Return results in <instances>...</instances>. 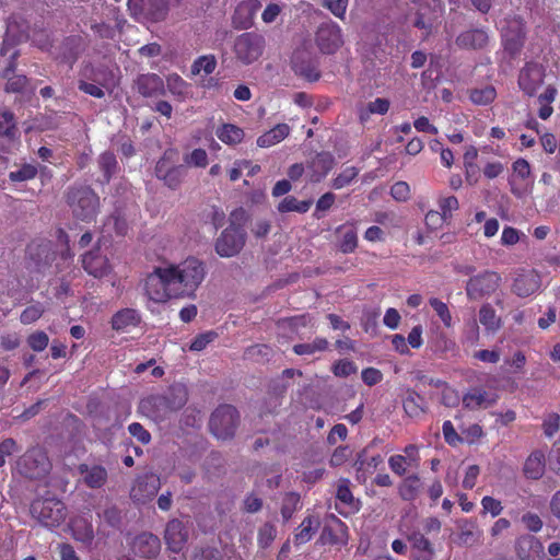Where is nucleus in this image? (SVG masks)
Masks as SVG:
<instances>
[{
	"mask_svg": "<svg viewBox=\"0 0 560 560\" xmlns=\"http://www.w3.org/2000/svg\"><path fill=\"white\" fill-rule=\"evenodd\" d=\"M506 26L502 31V46L511 56L521 54L526 42V22L521 15H513L505 20Z\"/></svg>",
	"mask_w": 560,
	"mask_h": 560,
	"instance_id": "obj_10",
	"label": "nucleus"
},
{
	"mask_svg": "<svg viewBox=\"0 0 560 560\" xmlns=\"http://www.w3.org/2000/svg\"><path fill=\"white\" fill-rule=\"evenodd\" d=\"M480 324L485 327L488 334H495L502 327V320L497 315L495 310L491 304H482L478 312Z\"/></svg>",
	"mask_w": 560,
	"mask_h": 560,
	"instance_id": "obj_37",
	"label": "nucleus"
},
{
	"mask_svg": "<svg viewBox=\"0 0 560 560\" xmlns=\"http://www.w3.org/2000/svg\"><path fill=\"white\" fill-rule=\"evenodd\" d=\"M100 516L106 525L114 529H120L122 526V512L116 505L107 506Z\"/></svg>",
	"mask_w": 560,
	"mask_h": 560,
	"instance_id": "obj_55",
	"label": "nucleus"
},
{
	"mask_svg": "<svg viewBox=\"0 0 560 560\" xmlns=\"http://www.w3.org/2000/svg\"><path fill=\"white\" fill-rule=\"evenodd\" d=\"M358 371V366L354 362L342 359L336 361L331 366V372L337 377H348L351 374H355Z\"/></svg>",
	"mask_w": 560,
	"mask_h": 560,
	"instance_id": "obj_62",
	"label": "nucleus"
},
{
	"mask_svg": "<svg viewBox=\"0 0 560 560\" xmlns=\"http://www.w3.org/2000/svg\"><path fill=\"white\" fill-rule=\"evenodd\" d=\"M405 412L411 417L417 418L423 415L427 410V402L424 397L413 389H408L407 395L402 400Z\"/></svg>",
	"mask_w": 560,
	"mask_h": 560,
	"instance_id": "obj_38",
	"label": "nucleus"
},
{
	"mask_svg": "<svg viewBox=\"0 0 560 560\" xmlns=\"http://www.w3.org/2000/svg\"><path fill=\"white\" fill-rule=\"evenodd\" d=\"M336 234L339 235L338 249L342 254H352L358 248V230L355 221H347L336 228Z\"/></svg>",
	"mask_w": 560,
	"mask_h": 560,
	"instance_id": "obj_28",
	"label": "nucleus"
},
{
	"mask_svg": "<svg viewBox=\"0 0 560 560\" xmlns=\"http://www.w3.org/2000/svg\"><path fill=\"white\" fill-rule=\"evenodd\" d=\"M81 74L82 77L95 82L96 84L86 82L85 80H79L78 89L93 97L103 98L105 93L102 88L106 85V69L103 67L94 68L91 63H89L84 67Z\"/></svg>",
	"mask_w": 560,
	"mask_h": 560,
	"instance_id": "obj_16",
	"label": "nucleus"
},
{
	"mask_svg": "<svg viewBox=\"0 0 560 560\" xmlns=\"http://www.w3.org/2000/svg\"><path fill=\"white\" fill-rule=\"evenodd\" d=\"M158 491V487L153 483L149 486L147 478L137 480V485L132 488L131 497L135 500H145L153 497Z\"/></svg>",
	"mask_w": 560,
	"mask_h": 560,
	"instance_id": "obj_56",
	"label": "nucleus"
},
{
	"mask_svg": "<svg viewBox=\"0 0 560 560\" xmlns=\"http://www.w3.org/2000/svg\"><path fill=\"white\" fill-rule=\"evenodd\" d=\"M18 136V127L15 116L10 110L0 113V137L12 141Z\"/></svg>",
	"mask_w": 560,
	"mask_h": 560,
	"instance_id": "obj_46",
	"label": "nucleus"
},
{
	"mask_svg": "<svg viewBox=\"0 0 560 560\" xmlns=\"http://www.w3.org/2000/svg\"><path fill=\"white\" fill-rule=\"evenodd\" d=\"M440 212L450 222L453 218V212L458 210L459 202L455 196L440 197L438 200Z\"/></svg>",
	"mask_w": 560,
	"mask_h": 560,
	"instance_id": "obj_60",
	"label": "nucleus"
},
{
	"mask_svg": "<svg viewBox=\"0 0 560 560\" xmlns=\"http://www.w3.org/2000/svg\"><path fill=\"white\" fill-rule=\"evenodd\" d=\"M19 54L14 51L10 57L8 66L0 71V78L7 79L4 91L7 93H21L28 83V79L24 74H13L16 69V58Z\"/></svg>",
	"mask_w": 560,
	"mask_h": 560,
	"instance_id": "obj_25",
	"label": "nucleus"
},
{
	"mask_svg": "<svg viewBox=\"0 0 560 560\" xmlns=\"http://www.w3.org/2000/svg\"><path fill=\"white\" fill-rule=\"evenodd\" d=\"M320 527V518L316 514H307L295 529L293 542L295 546L311 541Z\"/></svg>",
	"mask_w": 560,
	"mask_h": 560,
	"instance_id": "obj_31",
	"label": "nucleus"
},
{
	"mask_svg": "<svg viewBox=\"0 0 560 560\" xmlns=\"http://www.w3.org/2000/svg\"><path fill=\"white\" fill-rule=\"evenodd\" d=\"M82 50V38L80 36L71 35L63 39L60 46V60L61 62L72 66L79 58Z\"/></svg>",
	"mask_w": 560,
	"mask_h": 560,
	"instance_id": "obj_34",
	"label": "nucleus"
},
{
	"mask_svg": "<svg viewBox=\"0 0 560 560\" xmlns=\"http://www.w3.org/2000/svg\"><path fill=\"white\" fill-rule=\"evenodd\" d=\"M422 489V481L418 474L405 477L398 485V494L404 501H415Z\"/></svg>",
	"mask_w": 560,
	"mask_h": 560,
	"instance_id": "obj_35",
	"label": "nucleus"
},
{
	"mask_svg": "<svg viewBox=\"0 0 560 560\" xmlns=\"http://www.w3.org/2000/svg\"><path fill=\"white\" fill-rule=\"evenodd\" d=\"M497 97V90L493 85H486L469 90V100L475 105L486 106L491 104Z\"/></svg>",
	"mask_w": 560,
	"mask_h": 560,
	"instance_id": "obj_47",
	"label": "nucleus"
},
{
	"mask_svg": "<svg viewBox=\"0 0 560 560\" xmlns=\"http://www.w3.org/2000/svg\"><path fill=\"white\" fill-rule=\"evenodd\" d=\"M350 485L348 478H340L337 485L335 510L343 517H349L361 509V502L353 497Z\"/></svg>",
	"mask_w": 560,
	"mask_h": 560,
	"instance_id": "obj_15",
	"label": "nucleus"
},
{
	"mask_svg": "<svg viewBox=\"0 0 560 560\" xmlns=\"http://www.w3.org/2000/svg\"><path fill=\"white\" fill-rule=\"evenodd\" d=\"M133 89L144 98H156L165 95V82L156 73L139 74L133 81Z\"/></svg>",
	"mask_w": 560,
	"mask_h": 560,
	"instance_id": "obj_19",
	"label": "nucleus"
},
{
	"mask_svg": "<svg viewBox=\"0 0 560 560\" xmlns=\"http://www.w3.org/2000/svg\"><path fill=\"white\" fill-rule=\"evenodd\" d=\"M489 39L486 28L475 27L460 32L455 39V44L460 49L481 50L487 47Z\"/></svg>",
	"mask_w": 560,
	"mask_h": 560,
	"instance_id": "obj_23",
	"label": "nucleus"
},
{
	"mask_svg": "<svg viewBox=\"0 0 560 560\" xmlns=\"http://www.w3.org/2000/svg\"><path fill=\"white\" fill-rule=\"evenodd\" d=\"M26 342L33 351L40 352L49 345V337L45 331L37 330L28 335Z\"/></svg>",
	"mask_w": 560,
	"mask_h": 560,
	"instance_id": "obj_61",
	"label": "nucleus"
},
{
	"mask_svg": "<svg viewBox=\"0 0 560 560\" xmlns=\"http://www.w3.org/2000/svg\"><path fill=\"white\" fill-rule=\"evenodd\" d=\"M360 170L355 166L345 167L332 180L331 187L336 190L349 186L359 175Z\"/></svg>",
	"mask_w": 560,
	"mask_h": 560,
	"instance_id": "obj_50",
	"label": "nucleus"
},
{
	"mask_svg": "<svg viewBox=\"0 0 560 560\" xmlns=\"http://www.w3.org/2000/svg\"><path fill=\"white\" fill-rule=\"evenodd\" d=\"M541 285L539 273L535 269L522 270L513 280L511 290L520 298L536 293Z\"/></svg>",
	"mask_w": 560,
	"mask_h": 560,
	"instance_id": "obj_21",
	"label": "nucleus"
},
{
	"mask_svg": "<svg viewBox=\"0 0 560 560\" xmlns=\"http://www.w3.org/2000/svg\"><path fill=\"white\" fill-rule=\"evenodd\" d=\"M515 552L520 560H541L542 545L536 537L524 535L516 539Z\"/></svg>",
	"mask_w": 560,
	"mask_h": 560,
	"instance_id": "obj_29",
	"label": "nucleus"
},
{
	"mask_svg": "<svg viewBox=\"0 0 560 560\" xmlns=\"http://www.w3.org/2000/svg\"><path fill=\"white\" fill-rule=\"evenodd\" d=\"M430 306L433 308L438 317L441 319L446 328H451L453 325V317L446 303L438 298H431L429 300Z\"/></svg>",
	"mask_w": 560,
	"mask_h": 560,
	"instance_id": "obj_53",
	"label": "nucleus"
},
{
	"mask_svg": "<svg viewBox=\"0 0 560 560\" xmlns=\"http://www.w3.org/2000/svg\"><path fill=\"white\" fill-rule=\"evenodd\" d=\"M26 257L40 271L42 268L49 266L55 259L52 242L45 238L33 240L26 247Z\"/></svg>",
	"mask_w": 560,
	"mask_h": 560,
	"instance_id": "obj_17",
	"label": "nucleus"
},
{
	"mask_svg": "<svg viewBox=\"0 0 560 560\" xmlns=\"http://www.w3.org/2000/svg\"><path fill=\"white\" fill-rule=\"evenodd\" d=\"M38 170L34 164L25 163L19 170L9 173V179L13 183L26 182L37 176Z\"/></svg>",
	"mask_w": 560,
	"mask_h": 560,
	"instance_id": "obj_54",
	"label": "nucleus"
},
{
	"mask_svg": "<svg viewBox=\"0 0 560 560\" xmlns=\"http://www.w3.org/2000/svg\"><path fill=\"white\" fill-rule=\"evenodd\" d=\"M141 323V315L135 308H122L116 312L110 320L112 328L125 332L130 328L138 327Z\"/></svg>",
	"mask_w": 560,
	"mask_h": 560,
	"instance_id": "obj_32",
	"label": "nucleus"
},
{
	"mask_svg": "<svg viewBox=\"0 0 560 560\" xmlns=\"http://www.w3.org/2000/svg\"><path fill=\"white\" fill-rule=\"evenodd\" d=\"M65 199L73 217L83 222L94 221L100 212V197L90 186L68 187Z\"/></svg>",
	"mask_w": 560,
	"mask_h": 560,
	"instance_id": "obj_2",
	"label": "nucleus"
},
{
	"mask_svg": "<svg viewBox=\"0 0 560 560\" xmlns=\"http://www.w3.org/2000/svg\"><path fill=\"white\" fill-rule=\"evenodd\" d=\"M290 133V127L287 124H278L266 131L257 139V145L260 148L272 147L284 140Z\"/></svg>",
	"mask_w": 560,
	"mask_h": 560,
	"instance_id": "obj_40",
	"label": "nucleus"
},
{
	"mask_svg": "<svg viewBox=\"0 0 560 560\" xmlns=\"http://www.w3.org/2000/svg\"><path fill=\"white\" fill-rule=\"evenodd\" d=\"M168 273L179 298L191 296L199 288L206 276L202 261L189 257L178 265L168 266Z\"/></svg>",
	"mask_w": 560,
	"mask_h": 560,
	"instance_id": "obj_1",
	"label": "nucleus"
},
{
	"mask_svg": "<svg viewBox=\"0 0 560 560\" xmlns=\"http://www.w3.org/2000/svg\"><path fill=\"white\" fill-rule=\"evenodd\" d=\"M276 536H277L276 526L270 522L265 523L258 529L257 544H258L259 548L266 549V548L270 547V545L275 540Z\"/></svg>",
	"mask_w": 560,
	"mask_h": 560,
	"instance_id": "obj_57",
	"label": "nucleus"
},
{
	"mask_svg": "<svg viewBox=\"0 0 560 560\" xmlns=\"http://www.w3.org/2000/svg\"><path fill=\"white\" fill-rule=\"evenodd\" d=\"M217 68V59L214 55H203L198 57L191 65V73L199 74L201 71L205 74H211Z\"/></svg>",
	"mask_w": 560,
	"mask_h": 560,
	"instance_id": "obj_52",
	"label": "nucleus"
},
{
	"mask_svg": "<svg viewBox=\"0 0 560 560\" xmlns=\"http://www.w3.org/2000/svg\"><path fill=\"white\" fill-rule=\"evenodd\" d=\"M30 513L45 527H58L67 516L65 503L57 498H37L32 501Z\"/></svg>",
	"mask_w": 560,
	"mask_h": 560,
	"instance_id": "obj_5",
	"label": "nucleus"
},
{
	"mask_svg": "<svg viewBox=\"0 0 560 560\" xmlns=\"http://www.w3.org/2000/svg\"><path fill=\"white\" fill-rule=\"evenodd\" d=\"M244 244V230L240 225L231 224L217 238L215 252L221 257H233L241 252Z\"/></svg>",
	"mask_w": 560,
	"mask_h": 560,
	"instance_id": "obj_13",
	"label": "nucleus"
},
{
	"mask_svg": "<svg viewBox=\"0 0 560 560\" xmlns=\"http://www.w3.org/2000/svg\"><path fill=\"white\" fill-rule=\"evenodd\" d=\"M184 165L203 168L208 165V153L205 149L197 148L183 158Z\"/></svg>",
	"mask_w": 560,
	"mask_h": 560,
	"instance_id": "obj_58",
	"label": "nucleus"
},
{
	"mask_svg": "<svg viewBox=\"0 0 560 560\" xmlns=\"http://www.w3.org/2000/svg\"><path fill=\"white\" fill-rule=\"evenodd\" d=\"M348 541L349 528L347 524L335 514H328L325 517V523L316 544L341 548L347 546Z\"/></svg>",
	"mask_w": 560,
	"mask_h": 560,
	"instance_id": "obj_12",
	"label": "nucleus"
},
{
	"mask_svg": "<svg viewBox=\"0 0 560 560\" xmlns=\"http://www.w3.org/2000/svg\"><path fill=\"white\" fill-rule=\"evenodd\" d=\"M97 164L100 171L102 172V178H98L97 182L102 185H106L110 182L112 177L118 168L116 156L113 152L105 151L100 154Z\"/></svg>",
	"mask_w": 560,
	"mask_h": 560,
	"instance_id": "obj_41",
	"label": "nucleus"
},
{
	"mask_svg": "<svg viewBox=\"0 0 560 560\" xmlns=\"http://www.w3.org/2000/svg\"><path fill=\"white\" fill-rule=\"evenodd\" d=\"M413 550L417 551V560H433L434 548L432 542L420 532H412L407 536Z\"/></svg>",
	"mask_w": 560,
	"mask_h": 560,
	"instance_id": "obj_33",
	"label": "nucleus"
},
{
	"mask_svg": "<svg viewBox=\"0 0 560 560\" xmlns=\"http://www.w3.org/2000/svg\"><path fill=\"white\" fill-rule=\"evenodd\" d=\"M240 413L232 405H221L211 415L209 428L218 440H230L235 435Z\"/></svg>",
	"mask_w": 560,
	"mask_h": 560,
	"instance_id": "obj_7",
	"label": "nucleus"
},
{
	"mask_svg": "<svg viewBox=\"0 0 560 560\" xmlns=\"http://www.w3.org/2000/svg\"><path fill=\"white\" fill-rule=\"evenodd\" d=\"M501 280V276L498 272L486 270L469 278L465 288L466 295L471 301L490 296L499 289Z\"/></svg>",
	"mask_w": 560,
	"mask_h": 560,
	"instance_id": "obj_11",
	"label": "nucleus"
},
{
	"mask_svg": "<svg viewBox=\"0 0 560 560\" xmlns=\"http://www.w3.org/2000/svg\"><path fill=\"white\" fill-rule=\"evenodd\" d=\"M545 70L536 62H527L520 72L518 86L528 96H534L542 85Z\"/></svg>",
	"mask_w": 560,
	"mask_h": 560,
	"instance_id": "obj_18",
	"label": "nucleus"
},
{
	"mask_svg": "<svg viewBox=\"0 0 560 560\" xmlns=\"http://www.w3.org/2000/svg\"><path fill=\"white\" fill-rule=\"evenodd\" d=\"M176 162L177 152L173 149H167L158 160L154 167L156 178L172 190L179 189L188 173L186 165L177 164Z\"/></svg>",
	"mask_w": 560,
	"mask_h": 560,
	"instance_id": "obj_4",
	"label": "nucleus"
},
{
	"mask_svg": "<svg viewBox=\"0 0 560 560\" xmlns=\"http://www.w3.org/2000/svg\"><path fill=\"white\" fill-rule=\"evenodd\" d=\"M217 137L226 144L234 145L242 142L244 131L233 124H224L215 131Z\"/></svg>",
	"mask_w": 560,
	"mask_h": 560,
	"instance_id": "obj_44",
	"label": "nucleus"
},
{
	"mask_svg": "<svg viewBox=\"0 0 560 560\" xmlns=\"http://www.w3.org/2000/svg\"><path fill=\"white\" fill-rule=\"evenodd\" d=\"M389 101L387 98L377 97L368 104L366 113H360V120L363 122L369 118L370 114L384 115L389 109Z\"/></svg>",
	"mask_w": 560,
	"mask_h": 560,
	"instance_id": "obj_59",
	"label": "nucleus"
},
{
	"mask_svg": "<svg viewBox=\"0 0 560 560\" xmlns=\"http://www.w3.org/2000/svg\"><path fill=\"white\" fill-rule=\"evenodd\" d=\"M144 291L150 300L158 303L179 298L168 273V267H156L149 273L144 280Z\"/></svg>",
	"mask_w": 560,
	"mask_h": 560,
	"instance_id": "obj_6",
	"label": "nucleus"
},
{
	"mask_svg": "<svg viewBox=\"0 0 560 560\" xmlns=\"http://www.w3.org/2000/svg\"><path fill=\"white\" fill-rule=\"evenodd\" d=\"M218 337V334L213 330H209L202 334L197 335L191 343L189 349L191 351H201L206 349V347Z\"/></svg>",
	"mask_w": 560,
	"mask_h": 560,
	"instance_id": "obj_64",
	"label": "nucleus"
},
{
	"mask_svg": "<svg viewBox=\"0 0 560 560\" xmlns=\"http://www.w3.org/2000/svg\"><path fill=\"white\" fill-rule=\"evenodd\" d=\"M522 238L526 240V235L523 234L520 230L510 225L503 228L501 234V244L503 246H513L522 241Z\"/></svg>",
	"mask_w": 560,
	"mask_h": 560,
	"instance_id": "obj_63",
	"label": "nucleus"
},
{
	"mask_svg": "<svg viewBox=\"0 0 560 560\" xmlns=\"http://www.w3.org/2000/svg\"><path fill=\"white\" fill-rule=\"evenodd\" d=\"M189 88V84L177 73L170 74L166 79L167 91L180 100L188 96Z\"/></svg>",
	"mask_w": 560,
	"mask_h": 560,
	"instance_id": "obj_49",
	"label": "nucleus"
},
{
	"mask_svg": "<svg viewBox=\"0 0 560 560\" xmlns=\"http://www.w3.org/2000/svg\"><path fill=\"white\" fill-rule=\"evenodd\" d=\"M545 455L542 452H533L524 464V475L528 479L537 480L545 472Z\"/></svg>",
	"mask_w": 560,
	"mask_h": 560,
	"instance_id": "obj_39",
	"label": "nucleus"
},
{
	"mask_svg": "<svg viewBox=\"0 0 560 560\" xmlns=\"http://www.w3.org/2000/svg\"><path fill=\"white\" fill-rule=\"evenodd\" d=\"M187 400V387L182 383H175L165 393L150 395L142 399L141 408L151 411L154 417L164 418L168 413L182 409Z\"/></svg>",
	"mask_w": 560,
	"mask_h": 560,
	"instance_id": "obj_3",
	"label": "nucleus"
},
{
	"mask_svg": "<svg viewBox=\"0 0 560 560\" xmlns=\"http://www.w3.org/2000/svg\"><path fill=\"white\" fill-rule=\"evenodd\" d=\"M383 457L381 454L369 455V447L363 448L357 455L355 467L357 471H363L368 474H373L377 467L383 464Z\"/></svg>",
	"mask_w": 560,
	"mask_h": 560,
	"instance_id": "obj_42",
	"label": "nucleus"
},
{
	"mask_svg": "<svg viewBox=\"0 0 560 560\" xmlns=\"http://www.w3.org/2000/svg\"><path fill=\"white\" fill-rule=\"evenodd\" d=\"M82 267L90 276L97 279L107 277L113 271L109 259L101 254L98 247L82 255Z\"/></svg>",
	"mask_w": 560,
	"mask_h": 560,
	"instance_id": "obj_20",
	"label": "nucleus"
},
{
	"mask_svg": "<svg viewBox=\"0 0 560 560\" xmlns=\"http://www.w3.org/2000/svg\"><path fill=\"white\" fill-rule=\"evenodd\" d=\"M132 552L145 559L155 558L161 550V541L151 533H141L132 541Z\"/></svg>",
	"mask_w": 560,
	"mask_h": 560,
	"instance_id": "obj_27",
	"label": "nucleus"
},
{
	"mask_svg": "<svg viewBox=\"0 0 560 560\" xmlns=\"http://www.w3.org/2000/svg\"><path fill=\"white\" fill-rule=\"evenodd\" d=\"M266 48L265 37L256 32H246L238 35L233 45L236 59L245 66L257 61Z\"/></svg>",
	"mask_w": 560,
	"mask_h": 560,
	"instance_id": "obj_8",
	"label": "nucleus"
},
{
	"mask_svg": "<svg viewBox=\"0 0 560 560\" xmlns=\"http://www.w3.org/2000/svg\"><path fill=\"white\" fill-rule=\"evenodd\" d=\"M335 158L330 152H319L307 162L306 172L310 182L319 183L334 168Z\"/></svg>",
	"mask_w": 560,
	"mask_h": 560,
	"instance_id": "obj_22",
	"label": "nucleus"
},
{
	"mask_svg": "<svg viewBox=\"0 0 560 560\" xmlns=\"http://www.w3.org/2000/svg\"><path fill=\"white\" fill-rule=\"evenodd\" d=\"M497 401V395L487 392L482 387L470 388L463 396V405L469 410L486 409Z\"/></svg>",
	"mask_w": 560,
	"mask_h": 560,
	"instance_id": "obj_30",
	"label": "nucleus"
},
{
	"mask_svg": "<svg viewBox=\"0 0 560 560\" xmlns=\"http://www.w3.org/2000/svg\"><path fill=\"white\" fill-rule=\"evenodd\" d=\"M168 13V2L166 0H148L147 14L153 22L165 20Z\"/></svg>",
	"mask_w": 560,
	"mask_h": 560,
	"instance_id": "obj_51",
	"label": "nucleus"
},
{
	"mask_svg": "<svg viewBox=\"0 0 560 560\" xmlns=\"http://www.w3.org/2000/svg\"><path fill=\"white\" fill-rule=\"evenodd\" d=\"M71 534L74 540L84 545H91L94 540V528L90 521L83 517L75 518L70 524Z\"/></svg>",
	"mask_w": 560,
	"mask_h": 560,
	"instance_id": "obj_36",
	"label": "nucleus"
},
{
	"mask_svg": "<svg viewBox=\"0 0 560 560\" xmlns=\"http://www.w3.org/2000/svg\"><path fill=\"white\" fill-rule=\"evenodd\" d=\"M302 509L301 495L291 491L284 493L281 501L280 513L284 523L289 522L294 513Z\"/></svg>",
	"mask_w": 560,
	"mask_h": 560,
	"instance_id": "obj_43",
	"label": "nucleus"
},
{
	"mask_svg": "<svg viewBox=\"0 0 560 560\" xmlns=\"http://www.w3.org/2000/svg\"><path fill=\"white\" fill-rule=\"evenodd\" d=\"M188 529L185 524L177 520H171L165 527V542L173 552H179L188 540Z\"/></svg>",
	"mask_w": 560,
	"mask_h": 560,
	"instance_id": "obj_24",
	"label": "nucleus"
},
{
	"mask_svg": "<svg viewBox=\"0 0 560 560\" xmlns=\"http://www.w3.org/2000/svg\"><path fill=\"white\" fill-rule=\"evenodd\" d=\"M78 471L82 476L83 483L90 489L103 488L108 479L107 469L98 464H79Z\"/></svg>",
	"mask_w": 560,
	"mask_h": 560,
	"instance_id": "obj_26",
	"label": "nucleus"
},
{
	"mask_svg": "<svg viewBox=\"0 0 560 560\" xmlns=\"http://www.w3.org/2000/svg\"><path fill=\"white\" fill-rule=\"evenodd\" d=\"M19 472L32 480L45 477L50 468V462L47 454L40 448L26 451L16 463Z\"/></svg>",
	"mask_w": 560,
	"mask_h": 560,
	"instance_id": "obj_9",
	"label": "nucleus"
},
{
	"mask_svg": "<svg viewBox=\"0 0 560 560\" xmlns=\"http://www.w3.org/2000/svg\"><path fill=\"white\" fill-rule=\"evenodd\" d=\"M312 203V200H298L294 196H287L279 202L277 209L281 213L292 211L305 213L310 210Z\"/></svg>",
	"mask_w": 560,
	"mask_h": 560,
	"instance_id": "obj_48",
	"label": "nucleus"
},
{
	"mask_svg": "<svg viewBox=\"0 0 560 560\" xmlns=\"http://www.w3.org/2000/svg\"><path fill=\"white\" fill-rule=\"evenodd\" d=\"M329 349V341L324 337H316L312 342L296 343L292 350L298 355H311Z\"/></svg>",
	"mask_w": 560,
	"mask_h": 560,
	"instance_id": "obj_45",
	"label": "nucleus"
},
{
	"mask_svg": "<svg viewBox=\"0 0 560 560\" xmlns=\"http://www.w3.org/2000/svg\"><path fill=\"white\" fill-rule=\"evenodd\" d=\"M315 40L323 54H335L343 45L342 31L336 22H323L316 31Z\"/></svg>",
	"mask_w": 560,
	"mask_h": 560,
	"instance_id": "obj_14",
	"label": "nucleus"
}]
</instances>
